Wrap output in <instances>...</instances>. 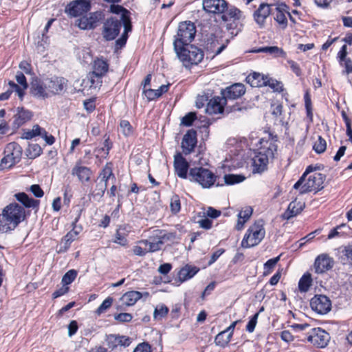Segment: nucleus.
Masks as SVG:
<instances>
[{"instance_id": "nucleus-52", "label": "nucleus", "mask_w": 352, "mask_h": 352, "mask_svg": "<svg viewBox=\"0 0 352 352\" xmlns=\"http://www.w3.org/2000/svg\"><path fill=\"white\" fill-rule=\"evenodd\" d=\"M327 148V142L324 139L318 135L317 140L313 145V150L318 154L322 153Z\"/></svg>"}, {"instance_id": "nucleus-56", "label": "nucleus", "mask_w": 352, "mask_h": 352, "mask_svg": "<svg viewBox=\"0 0 352 352\" xmlns=\"http://www.w3.org/2000/svg\"><path fill=\"white\" fill-rule=\"evenodd\" d=\"M148 248L147 245L144 246L143 244H140L138 241L137 244L133 247L132 251L134 255L144 256L147 253L151 252Z\"/></svg>"}, {"instance_id": "nucleus-38", "label": "nucleus", "mask_w": 352, "mask_h": 352, "mask_svg": "<svg viewBox=\"0 0 352 352\" xmlns=\"http://www.w3.org/2000/svg\"><path fill=\"white\" fill-rule=\"evenodd\" d=\"M142 297V294L141 292L138 291H129L124 293L120 300L123 305L129 307L134 305Z\"/></svg>"}, {"instance_id": "nucleus-64", "label": "nucleus", "mask_w": 352, "mask_h": 352, "mask_svg": "<svg viewBox=\"0 0 352 352\" xmlns=\"http://www.w3.org/2000/svg\"><path fill=\"white\" fill-rule=\"evenodd\" d=\"M133 352H152V347L148 343L142 342L138 344Z\"/></svg>"}, {"instance_id": "nucleus-20", "label": "nucleus", "mask_w": 352, "mask_h": 352, "mask_svg": "<svg viewBox=\"0 0 352 352\" xmlns=\"http://www.w3.org/2000/svg\"><path fill=\"white\" fill-rule=\"evenodd\" d=\"M80 217V214L75 218L74 221L72 222V229L69 232H68L66 235H65L62 240L61 243H63V245L60 247L58 252H67L71 246V244L73 241H74L77 238L78 235L82 230V227L77 228L76 223L78 221Z\"/></svg>"}, {"instance_id": "nucleus-57", "label": "nucleus", "mask_w": 352, "mask_h": 352, "mask_svg": "<svg viewBox=\"0 0 352 352\" xmlns=\"http://www.w3.org/2000/svg\"><path fill=\"white\" fill-rule=\"evenodd\" d=\"M120 127L124 135L128 137L133 134V126L129 122V121L126 120H121L120 122Z\"/></svg>"}, {"instance_id": "nucleus-17", "label": "nucleus", "mask_w": 352, "mask_h": 352, "mask_svg": "<svg viewBox=\"0 0 352 352\" xmlns=\"http://www.w3.org/2000/svg\"><path fill=\"white\" fill-rule=\"evenodd\" d=\"M309 306L316 313L324 315L331 310V302L324 295H316L309 300Z\"/></svg>"}, {"instance_id": "nucleus-1", "label": "nucleus", "mask_w": 352, "mask_h": 352, "mask_svg": "<svg viewBox=\"0 0 352 352\" xmlns=\"http://www.w3.org/2000/svg\"><path fill=\"white\" fill-rule=\"evenodd\" d=\"M68 87V80L63 76H52L45 78H34L30 83V94L36 98L45 100L63 94Z\"/></svg>"}, {"instance_id": "nucleus-15", "label": "nucleus", "mask_w": 352, "mask_h": 352, "mask_svg": "<svg viewBox=\"0 0 352 352\" xmlns=\"http://www.w3.org/2000/svg\"><path fill=\"white\" fill-rule=\"evenodd\" d=\"M36 136H41L48 145L54 144L56 141L54 136L48 134L47 131L38 124H34L32 129H23L21 135L23 139L32 140Z\"/></svg>"}, {"instance_id": "nucleus-49", "label": "nucleus", "mask_w": 352, "mask_h": 352, "mask_svg": "<svg viewBox=\"0 0 352 352\" xmlns=\"http://www.w3.org/2000/svg\"><path fill=\"white\" fill-rule=\"evenodd\" d=\"M102 78L103 77L99 76L94 71L89 72L87 74V78L90 82V87L96 88L99 86H101L102 83Z\"/></svg>"}, {"instance_id": "nucleus-31", "label": "nucleus", "mask_w": 352, "mask_h": 352, "mask_svg": "<svg viewBox=\"0 0 352 352\" xmlns=\"http://www.w3.org/2000/svg\"><path fill=\"white\" fill-rule=\"evenodd\" d=\"M272 5L266 3H262L259 5L258 9L254 13L255 21L261 26L265 23V20L272 13L271 7Z\"/></svg>"}, {"instance_id": "nucleus-60", "label": "nucleus", "mask_w": 352, "mask_h": 352, "mask_svg": "<svg viewBox=\"0 0 352 352\" xmlns=\"http://www.w3.org/2000/svg\"><path fill=\"white\" fill-rule=\"evenodd\" d=\"M298 290L300 292L308 291V272L303 274L298 282Z\"/></svg>"}, {"instance_id": "nucleus-27", "label": "nucleus", "mask_w": 352, "mask_h": 352, "mask_svg": "<svg viewBox=\"0 0 352 352\" xmlns=\"http://www.w3.org/2000/svg\"><path fill=\"white\" fill-rule=\"evenodd\" d=\"M334 264L333 259L327 254H321L317 256L314 262L316 273L322 274L331 270Z\"/></svg>"}, {"instance_id": "nucleus-26", "label": "nucleus", "mask_w": 352, "mask_h": 352, "mask_svg": "<svg viewBox=\"0 0 352 352\" xmlns=\"http://www.w3.org/2000/svg\"><path fill=\"white\" fill-rule=\"evenodd\" d=\"M197 131L195 129L188 130L184 135L182 147L185 155L192 153L197 144Z\"/></svg>"}, {"instance_id": "nucleus-50", "label": "nucleus", "mask_w": 352, "mask_h": 352, "mask_svg": "<svg viewBox=\"0 0 352 352\" xmlns=\"http://www.w3.org/2000/svg\"><path fill=\"white\" fill-rule=\"evenodd\" d=\"M78 275V272L75 270H69L67 271L63 276L61 283L65 286H68L72 282L74 281L76 276Z\"/></svg>"}, {"instance_id": "nucleus-24", "label": "nucleus", "mask_w": 352, "mask_h": 352, "mask_svg": "<svg viewBox=\"0 0 352 352\" xmlns=\"http://www.w3.org/2000/svg\"><path fill=\"white\" fill-rule=\"evenodd\" d=\"M226 104L227 100L223 95L214 96L207 102L206 111L210 115L222 113Z\"/></svg>"}, {"instance_id": "nucleus-54", "label": "nucleus", "mask_w": 352, "mask_h": 352, "mask_svg": "<svg viewBox=\"0 0 352 352\" xmlns=\"http://www.w3.org/2000/svg\"><path fill=\"white\" fill-rule=\"evenodd\" d=\"M197 119L196 112H188L181 120V124L184 126H191L193 122Z\"/></svg>"}, {"instance_id": "nucleus-9", "label": "nucleus", "mask_w": 352, "mask_h": 352, "mask_svg": "<svg viewBox=\"0 0 352 352\" xmlns=\"http://www.w3.org/2000/svg\"><path fill=\"white\" fill-rule=\"evenodd\" d=\"M16 82L20 85L16 84L12 80H8V89L3 93L0 94V101L8 100L13 92H16L20 100H23L25 94V90L28 87V83L24 74L18 72L15 76Z\"/></svg>"}, {"instance_id": "nucleus-16", "label": "nucleus", "mask_w": 352, "mask_h": 352, "mask_svg": "<svg viewBox=\"0 0 352 352\" xmlns=\"http://www.w3.org/2000/svg\"><path fill=\"white\" fill-rule=\"evenodd\" d=\"M289 8L284 3L278 4L275 8L274 19L282 29H285L287 26V16L293 23H296L295 17L289 12Z\"/></svg>"}, {"instance_id": "nucleus-43", "label": "nucleus", "mask_w": 352, "mask_h": 352, "mask_svg": "<svg viewBox=\"0 0 352 352\" xmlns=\"http://www.w3.org/2000/svg\"><path fill=\"white\" fill-rule=\"evenodd\" d=\"M232 337L230 336V334L228 333V331L223 330L219 332L214 338V343L217 346H221L222 348L226 347L230 342L231 341Z\"/></svg>"}, {"instance_id": "nucleus-22", "label": "nucleus", "mask_w": 352, "mask_h": 352, "mask_svg": "<svg viewBox=\"0 0 352 352\" xmlns=\"http://www.w3.org/2000/svg\"><path fill=\"white\" fill-rule=\"evenodd\" d=\"M72 175L76 177L82 184L91 182L93 171L91 168L82 164L81 160H78L72 169Z\"/></svg>"}, {"instance_id": "nucleus-2", "label": "nucleus", "mask_w": 352, "mask_h": 352, "mask_svg": "<svg viewBox=\"0 0 352 352\" xmlns=\"http://www.w3.org/2000/svg\"><path fill=\"white\" fill-rule=\"evenodd\" d=\"M278 138L269 133L267 138H263L259 141V146L252 158V168L254 174H261L267 169L270 159L274 157L277 151Z\"/></svg>"}, {"instance_id": "nucleus-5", "label": "nucleus", "mask_w": 352, "mask_h": 352, "mask_svg": "<svg viewBox=\"0 0 352 352\" xmlns=\"http://www.w3.org/2000/svg\"><path fill=\"white\" fill-rule=\"evenodd\" d=\"M265 229L264 221H255L246 230L241 241V246L243 248H250L258 245L265 238Z\"/></svg>"}, {"instance_id": "nucleus-14", "label": "nucleus", "mask_w": 352, "mask_h": 352, "mask_svg": "<svg viewBox=\"0 0 352 352\" xmlns=\"http://www.w3.org/2000/svg\"><path fill=\"white\" fill-rule=\"evenodd\" d=\"M103 17L104 14L101 11L89 12L88 14L87 13L80 16L76 21L75 24L80 30H94L98 26V23Z\"/></svg>"}, {"instance_id": "nucleus-55", "label": "nucleus", "mask_w": 352, "mask_h": 352, "mask_svg": "<svg viewBox=\"0 0 352 352\" xmlns=\"http://www.w3.org/2000/svg\"><path fill=\"white\" fill-rule=\"evenodd\" d=\"M43 153V148L38 144H34L29 146L28 156L30 159H35Z\"/></svg>"}, {"instance_id": "nucleus-6", "label": "nucleus", "mask_w": 352, "mask_h": 352, "mask_svg": "<svg viewBox=\"0 0 352 352\" xmlns=\"http://www.w3.org/2000/svg\"><path fill=\"white\" fill-rule=\"evenodd\" d=\"M229 39H223L221 33L207 34L204 40L203 47L207 54L212 58L220 54L228 45Z\"/></svg>"}, {"instance_id": "nucleus-51", "label": "nucleus", "mask_w": 352, "mask_h": 352, "mask_svg": "<svg viewBox=\"0 0 352 352\" xmlns=\"http://www.w3.org/2000/svg\"><path fill=\"white\" fill-rule=\"evenodd\" d=\"M169 312V309L165 305H162L157 307L153 313V318L155 320H159L165 318Z\"/></svg>"}, {"instance_id": "nucleus-44", "label": "nucleus", "mask_w": 352, "mask_h": 352, "mask_svg": "<svg viewBox=\"0 0 352 352\" xmlns=\"http://www.w3.org/2000/svg\"><path fill=\"white\" fill-rule=\"evenodd\" d=\"M160 232H161L160 236L163 241V245L166 243H174L177 240L179 239L175 231L168 232L166 230L160 229Z\"/></svg>"}, {"instance_id": "nucleus-47", "label": "nucleus", "mask_w": 352, "mask_h": 352, "mask_svg": "<svg viewBox=\"0 0 352 352\" xmlns=\"http://www.w3.org/2000/svg\"><path fill=\"white\" fill-rule=\"evenodd\" d=\"M280 256H278L275 258H270L265 262L263 267L264 276H267L273 272L276 265L280 261Z\"/></svg>"}, {"instance_id": "nucleus-18", "label": "nucleus", "mask_w": 352, "mask_h": 352, "mask_svg": "<svg viewBox=\"0 0 352 352\" xmlns=\"http://www.w3.org/2000/svg\"><path fill=\"white\" fill-rule=\"evenodd\" d=\"M204 10L210 14H224L230 8L226 0H203Z\"/></svg>"}, {"instance_id": "nucleus-3", "label": "nucleus", "mask_w": 352, "mask_h": 352, "mask_svg": "<svg viewBox=\"0 0 352 352\" xmlns=\"http://www.w3.org/2000/svg\"><path fill=\"white\" fill-rule=\"evenodd\" d=\"M25 217V208L17 203L6 206L0 213V232L7 233L14 230Z\"/></svg>"}, {"instance_id": "nucleus-8", "label": "nucleus", "mask_w": 352, "mask_h": 352, "mask_svg": "<svg viewBox=\"0 0 352 352\" xmlns=\"http://www.w3.org/2000/svg\"><path fill=\"white\" fill-rule=\"evenodd\" d=\"M217 178L212 170L202 166L191 168L189 170V180L198 183L204 188H211Z\"/></svg>"}, {"instance_id": "nucleus-63", "label": "nucleus", "mask_w": 352, "mask_h": 352, "mask_svg": "<svg viewBox=\"0 0 352 352\" xmlns=\"http://www.w3.org/2000/svg\"><path fill=\"white\" fill-rule=\"evenodd\" d=\"M19 68L28 75L34 74L31 63L27 60H22L19 65Z\"/></svg>"}, {"instance_id": "nucleus-29", "label": "nucleus", "mask_w": 352, "mask_h": 352, "mask_svg": "<svg viewBox=\"0 0 352 352\" xmlns=\"http://www.w3.org/2000/svg\"><path fill=\"white\" fill-rule=\"evenodd\" d=\"M245 87L242 83H234L222 90L221 94L228 100H236L241 98L245 93Z\"/></svg>"}, {"instance_id": "nucleus-36", "label": "nucleus", "mask_w": 352, "mask_h": 352, "mask_svg": "<svg viewBox=\"0 0 352 352\" xmlns=\"http://www.w3.org/2000/svg\"><path fill=\"white\" fill-rule=\"evenodd\" d=\"M199 268L196 266H192L190 265H186L180 269L177 275L179 280L181 283L186 281L192 278L198 272Z\"/></svg>"}, {"instance_id": "nucleus-41", "label": "nucleus", "mask_w": 352, "mask_h": 352, "mask_svg": "<svg viewBox=\"0 0 352 352\" xmlns=\"http://www.w3.org/2000/svg\"><path fill=\"white\" fill-rule=\"evenodd\" d=\"M255 106L254 102L250 100H246L245 99L241 102H236L234 105L230 107V112H244L249 109H252Z\"/></svg>"}, {"instance_id": "nucleus-39", "label": "nucleus", "mask_w": 352, "mask_h": 352, "mask_svg": "<svg viewBox=\"0 0 352 352\" xmlns=\"http://www.w3.org/2000/svg\"><path fill=\"white\" fill-rule=\"evenodd\" d=\"M266 76L260 73L253 72L246 77V82L252 87H264Z\"/></svg>"}, {"instance_id": "nucleus-25", "label": "nucleus", "mask_w": 352, "mask_h": 352, "mask_svg": "<svg viewBox=\"0 0 352 352\" xmlns=\"http://www.w3.org/2000/svg\"><path fill=\"white\" fill-rule=\"evenodd\" d=\"M33 112L24 108L19 107L16 108V113L14 115V121L12 126L15 129H19L28 122L30 121L33 117Z\"/></svg>"}, {"instance_id": "nucleus-37", "label": "nucleus", "mask_w": 352, "mask_h": 352, "mask_svg": "<svg viewBox=\"0 0 352 352\" xmlns=\"http://www.w3.org/2000/svg\"><path fill=\"white\" fill-rule=\"evenodd\" d=\"M305 204L295 199L289 203L287 210L283 214V217L287 219L296 216L302 210Z\"/></svg>"}, {"instance_id": "nucleus-59", "label": "nucleus", "mask_w": 352, "mask_h": 352, "mask_svg": "<svg viewBox=\"0 0 352 352\" xmlns=\"http://www.w3.org/2000/svg\"><path fill=\"white\" fill-rule=\"evenodd\" d=\"M120 20H121L122 26H124L123 34H126V36H128V33L132 30V24L130 14L127 16H121V19Z\"/></svg>"}, {"instance_id": "nucleus-35", "label": "nucleus", "mask_w": 352, "mask_h": 352, "mask_svg": "<svg viewBox=\"0 0 352 352\" xmlns=\"http://www.w3.org/2000/svg\"><path fill=\"white\" fill-rule=\"evenodd\" d=\"M92 69L99 76L104 77L109 72V64L104 58H96L92 63Z\"/></svg>"}, {"instance_id": "nucleus-32", "label": "nucleus", "mask_w": 352, "mask_h": 352, "mask_svg": "<svg viewBox=\"0 0 352 352\" xmlns=\"http://www.w3.org/2000/svg\"><path fill=\"white\" fill-rule=\"evenodd\" d=\"M98 179H100V182L107 186L110 179L116 180V176L113 173V163L112 162H107L102 168L98 173Z\"/></svg>"}, {"instance_id": "nucleus-58", "label": "nucleus", "mask_w": 352, "mask_h": 352, "mask_svg": "<svg viewBox=\"0 0 352 352\" xmlns=\"http://www.w3.org/2000/svg\"><path fill=\"white\" fill-rule=\"evenodd\" d=\"M113 299L112 297H107L102 304L97 308L96 313L98 315H100L104 313L109 308H110L113 304Z\"/></svg>"}, {"instance_id": "nucleus-13", "label": "nucleus", "mask_w": 352, "mask_h": 352, "mask_svg": "<svg viewBox=\"0 0 352 352\" xmlns=\"http://www.w3.org/2000/svg\"><path fill=\"white\" fill-rule=\"evenodd\" d=\"M91 8L90 0H74L65 6V12L70 18H76L88 13Z\"/></svg>"}, {"instance_id": "nucleus-42", "label": "nucleus", "mask_w": 352, "mask_h": 352, "mask_svg": "<svg viewBox=\"0 0 352 352\" xmlns=\"http://www.w3.org/2000/svg\"><path fill=\"white\" fill-rule=\"evenodd\" d=\"M340 258L344 264L352 266V244L340 248Z\"/></svg>"}, {"instance_id": "nucleus-7", "label": "nucleus", "mask_w": 352, "mask_h": 352, "mask_svg": "<svg viewBox=\"0 0 352 352\" xmlns=\"http://www.w3.org/2000/svg\"><path fill=\"white\" fill-rule=\"evenodd\" d=\"M196 32L194 23L190 21L180 22L173 41L174 48L190 44L195 38Z\"/></svg>"}, {"instance_id": "nucleus-53", "label": "nucleus", "mask_w": 352, "mask_h": 352, "mask_svg": "<svg viewBox=\"0 0 352 352\" xmlns=\"http://www.w3.org/2000/svg\"><path fill=\"white\" fill-rule=\"evenodd\" d=\"M107 185L104 184L100 182H98L96 183L95 188L91 192V195L94 197L102 198L104 196L105 191L107 190Z\"/></svg>"}, {"instance_id": "nucleus-30", "label": "nucleus", "mask_w": 352, "mask_h": 352, "mask_svg": "<svg viewBox=\"0 0 352 352\" xmlns=\"http://www.w3.org/2000/svg\"><path fill=\"white\" fill-rule=\"evenodd\" d=\"M325 175L313 170V167L309 165V192L316 193L324 188Z\"/></svg>"}, {"instance_id": "nucleus-23", "label": "nucleus", "mask_w": 352, "mask_h": 352, "mask_svg": "<svg viewBox=\"0 0 352 352\" xmlns=\"http://www.w3.org/2000/svg\"><path fill=\"white\" fill-rule=\"evenodd\" d=\"M160 233V229L153 230L147 239H141L139 241V243L143 244L144 246H148L151 253L160 251L163 246Z\"/></svg>"}, {"instance_id": "nucleus-28", "label": "nucleus", "mask_w": 352, "mask_h": 352, "mask_svg": "<svg viewBox=\"0 0 352 352\" xmlns=\"http://www.w3.org/2000/svg\"><path fill=\"white\" fill-rule=\"evenodd\" d=\"M105 341L108 348L112 351L119 346L127 347L131 343V339L129 336L116 334L107 335Z\"/></svg>"}, {"instance_id": "nucleus-21", "label": "nucleus", "mask_w": 352, "mask_h": 352, "mask_svg": "<svg viewBox=\"0 0 352 352\" xmlns=\"http://www.w3.org/2000/svg\"><path fill=\"white\" fill-rule=\"evenodd\" d=\"M329 340V334L321 328H314L309 331V342L318 348H324Z\"/></svg>"}, {"instance_id": "nucleus-12", "label": "nucleus", "mask_w": 352, "mask_h": 352, "mask_svg": "<svg viewBox=\"0 0 352 352\" xmlns=\"http://www.w3.org/2000/svg\"><path fill=\"white\" fill-rule=\"evenodd\" d=\"M122 28L121 20L116 16L107 18L103 23L102 35L107 41H113L119 35Z\"/></svg>"}, {"instance_id": "nucleus-34", "label": "nucleus", "mask_w": 352, "mask_h": 352, "mask_svg": "<svg viewBox=\"0 0 352 352\" xmlns=\"http://www.w3.org/2000/svg\"><path fill=\"white\" fill-rule=\"evenodd\" d=\"M128 236L129 231L126 230V226L125 225L120 226L116 231L113 242L122 247H127L129 245Z\"/></svg>"}, {"instance_id": "nucleus-62", "label": "nucleus", "mask_w": 352, "mask_h": 352, "mask_svg": "<svg viewBox=\"0 0 352 352\" xmlns=\"http://www.w3.org/2000/svg\"><path fill=\"white\" fill-rule=\"evenodd\" d=\"M110 12L113 14H119L120 13H122L121 16H123V15L127 16V15L130 14L129 11L128 10H126L125 8H124L123 6H122L120 5H116L114 3H113L110 6Z\"/></svg>"}, {"instance_id": "nucleus-11", "label": "nucleus", "mask_w": 352, "mask_h": 352, "mask_svg": "<svg viewBox=\"0 0 352 352\" xmlns=\"http://www.w3.org/2000/svg\"><path fill=\"white\" fill-rule=\"evenodd\" d=\"M241 11L236 7H231L226 14L221 15V19L226 23V28L233 35H237L241 30L242 24L240 22Z\"/></svg>"}, {"instance_id": "nucleus-4", "label": "nucleus", "mask_w": 352, "mask_h": 352, "mask_svg": "<svg viewBox=\"0 0 352 352\" xmlns=\"http://www.w3.org/2000/svg\"><path fill=\"white\" fill-rule=\"evenodd\" d=\"M176 55L183 66L190 69L199 64L204 58V52L195 45L181 46L174 48Z\"/></svg>"}, {"instance_id": "nucleus-45", "label": "nucleus", "mask_w": 352, "mask_h": 352, "mask_svg": "<svg viewBox=\"0 0 352 352\" xmlns=\"http://www.w3.org/2000/svg\"><path fill=\"white\" fill-rule=\"evenodd\" d=\"M268 86L275 91L281 92L283 90V85L282 82L277 80L276 79L269 77L268 76L265 78V83L264 87Z\"/></svg>"}, {"instance_id": "nucleus-19", "label": "nucleus", "mask_w": 352, "mask_h": 352, "mask_svg": "<svg viewBox=\"0 0 352 352\" xmlns=\"http://www.w3.org/2000/svg\"><path fill=\"white\" fill-rule=\"evenodd\" d=\"M173 166L175 175L179 178L189 179V163L179 152L174 155Z\"/></svg>"}, {"instance_id": "nucleus-10", "label": "nucleus", "mask_w": 352, "mask_h": 352, "mask_svg": "<svg viewBox=\"0 0 352 352\" xmlns=\"http://www.w3.org/2000/svg\"><path fill=\"white\" fill-rule=\"evenodd\" d=\"M23 149L15 142L8 143L4 149V157L1 161L2 168H10L18 163L22 157Z\"/></svg>"}, {"instance_id": "nucleus-48", "label": "nucleus", "mask_w": 352, "mask_h": 352, "mask_svg": "<svg viewBox=\"0 0 352 352\" xmlns=\"http://www.w3.org/2000/svg\"><path fill=\"white\" fill-rule=\"evenodd\" d=\"M245 177L243 175L226 174L224 175L225 184L227 185H233L239 184L245 180Z\"/></svg>"}, {"instance_id": "nucleus-61", "label": "nucleus", "mask_w": 352, "mask_h": 352, "mask_svg": "<svg viewBox=\"0 0 352 352\" xmlns=\"http://www.w3.org/2000/svg\"><path fill=\"white\" fill-rule=\"evenodd\" d=\"M287 63L289 67H290L291 70L296 75V76L299 77L300 78H302V72L300 67V65L292 60H288Z\"/></svg>"}, {"instance_id": "nucleus-40", "label": "nucleus", "mask_w": 352, "mask_h": 352, "mask_svg": "<svg viewBox=\"0 0 352 352\" xmlns=\"http://www.w3.org/2000/svg\"><path fill=\"white\" fill-rule=\"evenodd\" d=\"M251 52L254 53H269L274 54L275 57L286 58L287 56L286 52L282 48L277 46L261 47L252 50Z\"/></svg>"}, {"instance_id": "nucleus-46", "label": "nucleus", "mask_w": 352, "mask_h": 352, "mask_svg": "<svg viewBox=\"0 0 352 352\" xmlns=\"http://www.w3.org/2000/svg\"><path fill=\"white\" fill-rule=\"evenodd\" d=\"M181 200L178 195L174 194L170 201V209L173 214H177L181 210Z\"/></svg>"}, {"instance_id": "nucleus-33", "label": "nucleus", "mask_w": 352, "mask_h": 352, "mask_svg": "<svg viewBox=\"0 0 352 352\" xmlns=\"http://www.w3.org/2000/svg\"><path fill=\"white\" fill-rule=\"evenodd\" d=\"M14 197L25 208L38 210L40 201L30 197L25 192H18L14 195Z\"/></svg>"}]
</instances>
